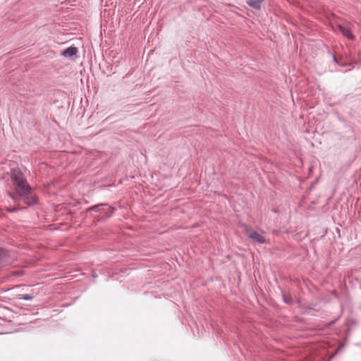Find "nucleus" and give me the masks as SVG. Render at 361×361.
Instances as JSON below:
<instances>
[{
    "label": "nucleus",
    "mask_w": 361,
    "mask_h": 361,
    "mask_svg": "<svg viewBox=\"0 0 361 361\" xmlns=\"http://www.w3.org/2000/svg\"><path fill=\"white\" fill-rule=\"evenodd\" d=\"M11 180L15 186L16 195H13L10 192L8 194L15 202L23 200L27 206L37 204V197L31 187L24 178V176L21 171L17 169L12 170Z\"/></svg>",
    "instance_id": "obj_1"
},
{
    "label": "nucleus",
    "mask_w": 361,
    "mask_h": 361,
    "mask_svg": "<svg viewBox=\"0 0 361 361\" xmlns=\"http://www.w3.org/2000/svg\"><path fill=\"white\" fill-rule=\"evenodd\" d=\"M244 227L245 233L253 242L261 244L267 243V240L264 235L254 231L252 228H248L247 226H244Z\"/></svg>",
    "instance_id": "obj_2"
},
{
    "label": "nucleus",
    "mask_w": 361,
    "mask_h": 361,
    "mask_svg": "<svg viewBox=\"0 0 361 361\" xmlns=\"http://www.w3.org/2000/svg\"><path fill=\"white\" fill-rule=\"evenodd\" d=\"M339 31L343 34V36L350 40H354L355 37L351 33L350 28L339 25L338 26Z\"/></svg>",
    "instance_id": "obj_3"
},
{
    "label": "nucleus",
    "mask_w": 361,
    "mask_h": 361,
    "mask_svg": "<svg viewBox=\"0 0 361 361\" xmlns=\"http://www.w3.org/2000/svg\"><path fill=\"white\" fill-rule=\"evenodd\" d=\"M78 53V48L75 47H69L61 52V55L66 58H71L76 55Z\"/></svg>",
    "instance_id": "obj_4"
},
{
    "label": "nucleus",
    "mask_w": 361,
    "mask_h": 361,
    "mask_svg": "<svg viewBox=\"0 0 361 361\" xmlns=\"http://www.w3.org/2000/svg\"><path fill=\"white\" fill-rule=\"evenodd\" d=\"M263 1L264 0H247V4L251 8L255 10H259Z\"/></svg>",
    "instance_id": "obj_5"
},
{
    "label": "nucleus",
    "mask_w": 361,
    "mask_h": 361,
    "mask_svg": "<svg viewBox=\"0 0 361 361\" xmlns=\"http://www.w3.org/2000/svg\"><path fill=\"white\" fill-rule=\"evenodd\" d=\"M106 206V204H98L94 206H92L87 209L86 212H101L104 207Z\"/></svg>",
    "instance_id": "obj_6"
},
{
    "label": "nucleus",
    "mask_w": 361,
    "mask_h": 361,
    "mask_svg": "<svg viewBox=\"0 0 361 361\" xmlns=\"http://www.w3.org/2000/svg\"><path fill=\"white\" fill-rule=\"evenodd\" d=\"M34 298L32 294H18L16 295V298L18 300H31Z\"/></svg>",
    "instance_id": "obj_7"
},
{
    "label": "nucleus",
    "mask_w": 361,
    "mask_h": 361,
    "mask_svg": "<svg viewBox=\"0 0 361 361\" xmlns=\"http://www.w3.org/2000/svg\"><path fill=\"white\" fill-rule=\"evenodd\" d=\"M283 301L286 304H289V305L292 304L293 300L290 297H288L284 293H283Z\"/></svg>",
    "instance_id": "obj_8"
},
{
    "label": "nucleus",
    "mask_w": 361,
    "mask_h": 361,
    "mask_svg": "<svg viewBox=\"0 0 361 361\" xmlns=\"http://www.w3.org/2000/svg\"><path fill=\"white\" fill-rule=\"evenodd\" d=\"M20 209V208L19 207H10L8 209V211L10 212H15L18 210Z\"/></svg>",
    "instance_id": "obj_9"
},
{
    "label": "nucleus",
    "mask_w": 361,
    "mask_h": 361,
    "mask_svg": "<svg viewBox=\"0 0 361 361\" xmlns=\"http://www.w3.org/2000/svg\"><path fill=\"white\" fill-rule=\"evenodd\" d=\"M334 61L336 63H338V59H337V58H336L335 56H334Z\"/></svg>",
    "instance_id": "obj_10"
}]
</instances>
